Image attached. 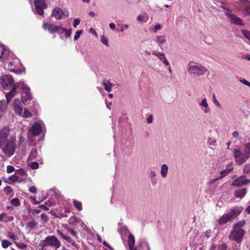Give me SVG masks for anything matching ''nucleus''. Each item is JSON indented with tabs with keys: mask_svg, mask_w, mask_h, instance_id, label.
Segmentation results:
<instances>
[{
	"mask_svg": "<svg viewBox=\"0 0 250 250\" xmlns=\"http://www.w3.org/2000/svg\"><path fill=\"white\" fill-rule=\"evenodd\" d=\"M242 209V207H235L234 208L231 209L229 212L222 216L218 220V223L222 226L229 222L231 221L239 215Z\"/></svg>",
	"mask_w": 250,
	"mask_h": 250,
	"instance_id": "f257e3e1",
	"label": "nucleus"
},
{
	"mask_svg": "<svg viewBox=\"0 0 250 250\" xmlns=\"http://www.w3.org/2000/svg\"><path fill=\"white\" fill-rule=\"evenodd\" d=\"M208 69L201 64L195 63L194 64L189 65L188 71L192 76H201L204 75L208 71Z\"/></svg>",
	"mask_w": 250,
	"mask_h": 250,
	"instance_id": "f03ea898",
	"label": "nucleus"
},
{
	"mask_svg": "<svg viewBox=\"0 0 250 250\" xmlns=\"http://www.w3.org/2000/svg\"><path fill=\"white\" fill-rule=\"evenodd\" d=\"M245 234V231L243 229H233L230 232L229 238L239 243L242 241Z\"/></svg>",
	"mask_w": 250,
	"mask_h": 250,
	"instance_id": "7ed1b4c3",
	"label": "nucleus"
},
{
	"mask_svg": "<svg viewBox=\"0 0 250 250\" xmlns=\"http://www.w3.org/2000/svg\"><path fill=\"white\" fill-rule=\"evenodd\" d=\"M43 246H54L56 249H58L61 246V242L55 236H47L43 241Z\"/></svg>",
	"mask_w": 250,
	"mask_h": 250,
	"instance_id": "20e7f679",
	"label": "nucleus"
},
{
	"mask_svg": "<svg viewBox=\"0 0 250 250\" xmlns=\"http://www.w3.org/2000/svg\"><path fill=\"white\" fill-rule=\"evenodd\" d=\"M14 79L10 75H4L0 78V83L4 88H7L12 85L14 86Z\"/></svg>",
	"mask_w": 250,
	"mask_h": 250,
	"instance_id": "39448f33",
	"label": "nucleus"
},
{
	"mask_svg": "<svg viewBox=\"0 0 250 250\" xmlns=\"http://www.w3.org/2000/svg\"><path fill=\"white\" fill-rule=\"evenodd\" d=\"M9 134V131L6 128H4L0 131V147L4 146L9 142L8 137Z\"/></svg>",
	"mask_w": 250,
	"mask_h": 250,
	"instance_id": "423d86ee",
	"label": "nucleus"
},
{
	"mask_svg": "<svg viewBox=\"0 0 250 250\" xmlns=\"http://www.w3.org/2000/svg\"><path fill=\"white\" fill-rule=\"evenodd\" d=\"M234 157L236 163L239 165H242L250 158L244 152L237 149L234 151Z\"/></svg>",
	"mask_w": 250,
	"mask_h": 250,
	"instance_id": "0eeeda50",
	"label": "nucleus"
},
{
	"mask_svg": "<svg viewBox=\"0 0 250 250\" xmlns=\"http://www.w3.org/2000/svg\"><path fill=\"white\" fill-rule=\"evenodd\" d=\"M250 183V180L246 178V176L242 175L236 178L231 184V186L235 187H240L247 185Z\"/></svg>",
	"mask_w": 250,
	"mask_h": 250,
	"instance_id": "6e6552de",
	"label": "nucleus"
},
{
	"mask_svg": "<svg viewBox=\"0 0 250 250\" xmlns=\"http://www.w3.org/2000/svg\"><path fill=\"white\" fill-rule=\"evenodd\" d=\"M35 7L38 14L40 15L44 14V9L46 8L44 0H35Z\"/></svg>",
	"mask_w": 250,
	"mask_h": 250,
	"instance_id": "1a4fd4ad",
	"label": "nucleus"
},
{
	"mask_svg": "<svg viewBox=\"0 0 250 250\" xmlns=\"http://www.w3.org/2000/svg\"><path fill=\"white\" fill-rule=\"evenodd\" d=\"M43 27L45 30H48L51 34L56 33L62 29L60 26H56L53 24L49 23H44Z\"/></svg>",
	"mask_w": 250,
	"mask_h": 250,
	"instance_id": "9d476101",
	"label": "nucleus"
},
{
	"mask_svg": "<svg viewBox=\"0 0 250 250\" xmlns=\"http://www.w3.org/2000/svg\"><path fill=\"white\" fill-rule=\"evenodd\" d=\"M226 16L229 19L232 23L243 26L244 24L242 20L234 14L226 13Z\"/></svg>",
	"mask_w": 250,
	"mask_h": 250,
	"instance_id": "9b49d317",
	"label": "nucleus"
},
{
	"mask_svg": "<svg viewBox=\"0 0 250 250\" xmlns=\"http://www.w3.org/2000/svg\"><path fill=\"white\" fill-rule=\"evenodd\" d=\"M1 148L3 150L4 154L6 155L7 157H8L11 156L14 154L15 151L13 145L11 143H9L4 146H2Z\"/></svg>",
	"mask_w": 250,
	"mask_h": 250,
	"instance_id": "f8f14e48",
	"label": "nucleus"
},
{
	"mask_svg": "<svg viewBox=\"0 0 250 250\" xmlns=\"http://www.w3.org/2000/svg\"><path fill=\"white\" fill-rule=\"evenodd\" d=\"M42 130L41 125L38 123H35L29 130V131L33 136H37L40 134Z\"/></svg>",
	"mask_w": 250,
	"mask_h": 250,
	"instance_id": "ddd939ff",
	"label": "nucleus"
},
{
	"mask_svg": "<svg viewBox=\"0 0 250 250\" xmlns=\"http://www.w3.org/2000/svg\"><path fill=\"white\" fill-rule=\"evenodd\" d=\"M51 16L57 20H60L62 18V10L58 7H55L52 10Z\"/></svg>",
	"mask_w": 250,
	"mask_h": 250,
	"instance_id": "4468645a",
	"label": "nucleus"
},
{
	"mask_svg": "<svg viewBox=\"0 0 250 250\" xmlns=\"http://www.w3.org/2000/svg\"><path fill=\"white\" fill-rule=\"evenodd\" d=\"M21 98L23 103H25L28 100H31L32 99L29 88L23 90L21 93Z\"/></svg>",
	"mask_w": 250,
	"mask_h": 250,
	"instance_id": "2eb2a0df",
	"label": "nucleus"
},
{
	"mask_svg": "<svg viewBox=\"0 0 250 250\" xmlns=\"http://www.w3.org/2000/svg\"><path fill=\"white\" fill-rule=\"evenodd\" d=\"M20 101L19 99H15L13 103V108L15 112L19 116L22 115V108L19 105Z\"/></svg>",
	"mask_w": 250,
	"mask_h": 250,
	"instance_id": "dca6fc26",
	"label": "nucleus"
},
{
	"mask_svg": "<svg viewBox=\"0 0 250 250\" xmlns=\"http://www.w3.org/2000/svg\"><path fill=\"white\" fill-rule=\"evenodd\" d=\"M247 189L246 188H243L235 191L234 195L239 198H243L247 193Z\"/></svg>",
	"mask_w": 250,
	"mask_h": 250,
	"instance_id": "f3484780",
	"label": "nucleus"
},
{
	"mask_svg": "<svg viewBox=\"0 0 250 250\" xmlns=\"http://www.w3.org/2000/svg\"><path fill=\"white\" fill-rule=\"evenodd\" d=\"M16 90V87L15 86H13L11 91L6 94V97L7 103H9L11 99L15 95Z\"/></svg>",
	"mask_w": 250,
	"mask_h": 250,
	"instance_id": "a211bd4d",
	"label": "nucleus"
},
{
	"mask_svg": "<svg viewBox=\"0 0 250 250\" xmlns=\"http://www.w3.org/2000/svg\"><path fill=\"white\" fill-rule=\"evenodd\" d=\"M168 169V166L166 164H163L161 166V174L163 178H166L167 176Z\"/></svg>",
	"mask_w": 250,
	"mask_h": 250,
	"instance_id": "6ab92c4d",
	"label": "nucleus"
},
{
	"mask_svg": "<svg viewBox=\"0 0 250 250\" xmlns=\"http://www.w3.org/2000/svg\"><path fill=\"white\" fill-rule=\"evenodd\" d=\"M14 86H15L16 88H19L23 90L29 88L27 85L25 84L23 82L20 81L17 83H14Z\"/></svg>",
	"mask_w": 250,
	"mask_h": 250,
	"instance_id": "aec40b11",
	"label": "nucleus"
},
{
	"mask_svg": "<svg viewBox=\"0 0 250 250\" xmlns=\"http://www.w3.org/2000/svg\"><path fill=\"white\" fill-rule=\"evenodd\" d=\"M103 85L104 86V88L106 91L109 92L111 91L113 84L111 83L109 81H108L107 82L105 81L103 82Z\"/></svg>",
	"mask_w": 250,
	"mask_h": 250,
	"instance_id": "412c9836",
	"label": "nucleus"
},
{
	"mask_svg": "<svg viewBox=\"0 0 250 250\" xmlns=\"http://www.w3.org/2000/svg\"><path fill=\"white\" fill-rule=\"evenodd\" d=\"M7 51L3 45H0V59H4L6 57Z\"/></svg>",
	"mask_w": 250,
	"mask_h": 250,
	"instance_id": "4be33fe9",
	"label": "nucleus"
},
{
	"mask_svg": "<svg viewBox=\"0 0 250 250\" xmlns=\"http://www.w3.org/2000/svg\"><path fill=\"white\" fill-rule=\"evenodd\" d=\"M156 42L159 45L164 44L166 42V40L164 36H158L156 38Z\"/></svg>",
	"mask_w": 250,
	"mask_h": 250,
	"instance_id": "5701e85b",
	"label": "nucleus"
},
{
	"mask_svg": "<svg viewBox=\"0 0 250 250\" xmlns=\"http://www.w3.org/2000/svg\"><path fill=\"white\" fill-rule=\"evenodd\" d=\"M128 243V247L134 246L135 244V238L132 234H129L127 240Z\"/></svg>",
	"mask_w": 250,
	"mask_h": 250,
	"instance_id": "b1692460",
	"label": "nucleus"
},
{
	"mask_svg": "<svg viewBox=\"0 0 250 250\" xmlns=\"http://www.w3.org/2000/svg\"><path fill=\"white\" fill-rule=\"evenodd\" d=\"M245 224V221L244 220H241L235 224L233 228V229H241V228L244 226Z\"/></svg>",
	"mask_w": 250,
	"mask_h": 250,
	"instance_id": "393cba45",
	"label": "nucleus"
},
{
	"mask_svg": "<svg viewBox=\"0 0 250 250\" xmlns=\"http://www.w3.org/2000/svg\"><path fill=\"white\" fill-rule=\"evenodd\" d=\"M152 54L159 57V59L162 62L164 61V58H166L165 55L163 52H157L154 50L152 51Z\"/></svg>",
	"mask_w": 250,
	"mask_h": 250,
	"instance_id": "a878e982",
	"label": "nucleus"
},
{
	"mask_svg": "<svg viewBox=\"0 0 250 250\" xmlns=\"http://www.w3.org/2000/svg\"><path fill=\"white\" fill-rule=\"evenodd\" d=\"M80 221V220L79 218L75 217L74 216L69 218L68 220L69 224L71 225H75L77 223H78Z\"/></svg>",
	"mask_w": 250,
	"mask_h": 250,
	"instance_id": "bb28decb",
	"label": "nucleus"
},
{
	"mask_svg": "<svg viewBox=\"0 0 250 250\" xmlns=\"http://www.w3.org/2000/svg\"><path fill=\"white\" fill-rule=\"evenodd\" d=\"M38 156L37 150L36 148H32L29 155V158L31 160L35 159Z\"/></svg>",
	"mask_w": 250,
	"mask_h": 250,
	"instance_id": "cd10ccee",
	"label": "nucleus"
},
{
	"mask_svg": "<svg viewBox=\"0 0 250 250\" xmlns=\"http://www.w3.org/2000/svg\"><path fill=\"white\" fill-rule=\"evenodd\" d=\"M139 248L143 250H149L148 244L146 242H141L140 243Z\"/></svg>",
	"mask_w": 250,
	"mask_h": 250,
	"instance_id": "c85d7f7f",
	"label": "nucleus"
},
{
	"mask_svg": "<svg viewBox=\"0 0 250 250\" xmlns=\"http://www.w3.org/2000/svg\"><path fill=\"white\" fill-rule=\"evenodd\" d=\"M8 103H6L4 101H0V110L4 112L6 110L7 108V105Z\"/></svg>",
	"mask_w": 250,
	"mask_h": 250,
	"instance_id": "c756f323",
	"label": "nucleus"
},
{
	"mask_svg": "<svg viewBox=\"0 0 250 250\" xmlns=\"http://www.w3.org/2000/svg\"><path fill=\"white\" fill-rule=\"evenodd\" d=\"M246 155H247L249 157H250V143L246 144L245 145L244 152Z\"/></svg>",
	"mask_w": 250,
	"mask_h": 250,
	"instance_id": "7c9ffc66",
	"label": "nucleus"
},
{
	"mask_svg": "<svg viewBox=\"0 0 250 250\" xmlns=\"http://www.w3.org/2000/svg\"><path fill=\"white\" fill-rule=\"evenodd\" d=\"M63 227L68 230V232L70 233L71 234H72L73 236H74L75 237H77V234L76 232L73 229H70L68 227L67 224H63Z\"/></svg>",
	"mask_w": 250,
	"mask_h": 250,
	"instance_id": "2f4dec72",
	"label": "nucleus"
},
{
	"mask_svg": "<svg viewBox=\"0 0 250 250\" xmlns=\"http://www.w3.org/2000/svg\"><path fill=\"white\" fill-rule=\"evenodd\" d=\"M156 175V172L154 171H151L150 172V174H149L150 178L151 179L152 183L154 185L156 184V182H157V181L155 179Z\"/></svg>",
	"mask_w": 250,
	"mask_h": 250,
	"instance_id": "473e14b6",
	"label": "nucleus"
},
{
	"mask_svg": "<svg viewBox=\"0 0 250 250\" xmlns=\"http://www.w3.org/2000/svg\"><path fill=\"white\" fill-rule=\"evenodd\" d=\"M229 170V169H228L227 168H226L225 170L222 171L220 172V176L218 179H222L225 176H227L230 172Z\"/></svg>",
	"mask_w": 250,
	"mask_h": 250,
	"instance_id": "72a5a7b5",
	"label": "nucleus"
},
{
	"mask_svg": "<svg viewBox=\"0 0 250 250\" xmlns=\"http://www.w3.org/2000/svg\"><path fill=\"white\" fill-rule=\"evenodd\" d=\"M74 205L75 207V208L78 210H82V203L80 202L77 201L76 200H74L73 201Z\"/></svg>",
	"mask_w": 250,
	"mask_h": 250,
	"instance_id": "f704fd0d",
	"label": "nucleus"
},
{
	"mask_svg": "<svg viewBox=\"0 0 250 250\" xmlns=\"http://www.w3.org/2000/svg\"><path fill=\"white\" fill-rule=\"evenodd\" d=\"M11 203L12 205L18 207L21 205L20 200L18 198H15L11 200Z\"/></svg>",
	"mask_w": 250,
	"mask_h": 250,
	"instance_id": "c9c22d12",
	"label": "nucleus"
},
{
	"mask_svg": "<svg viewBox=\"0 0 250 250\" xmlns=\"http://www.w3.org/2000/svg\"><path fill=\"white\" fill-rule=\"evenodd\" d=\"M29 167L33 169H36L38 168L39 164L37 162H32L29 164Z\"/></svg>",
	"mask_w": 250,
	"mask_h": 250,
	"instance_id": "e433bc0d",
	"label": "nucleus"
},
{
	"mask_svg": "<svg viewBox=\"0 0 250 250\" xmlns=\"http://www.w3.org/2000/svg\"><path fill=\"white\" fill-rule=\"evenodd\" d=\"M11 245V243H10L7 240H4L2 241L1 245H2V247L4 249L7 248L8 247H9Z\"/></svg>",
	"mask_w": 250,
	"mask_h": 250,
	"instance_id": "4c0bfd02",
	"label": "nucleus"
},
{
	"mask_svg": "<svg viewBox=\"0 0 250 250\" xmlns=\"http://www.w3.org/2000/svg\"><path fill=\"white\" fill-rule=\"evenodd\" d=\"M21 116L24 118H29L31 117V113L26 109H25L23 112H22V115H21Z\"/></svg>",
	"mask_w": 250,
	"mask_h": 250,
	"instance_id": "58836bf2",
	"label": "nucleus"
},
{
	"mask_svg": "<svg viewBox=\"0 0 250 250\" xmlns=\"http://www.w3.org/2000/svg\"><path fill=\"white\" fill-rule=\"evenodd\" d=\"M243 172L245 174H249L250 173V163L245 165L243 168Z\"/></svg>",
	"mask_w": 250,
	"mask_h": 250,
	"instance_id": "ea45409f",
	"label": "nucleus"
},
{
	"mask_svg": "<svg viewBox=\"0 0 250 250\" xmlns=\"http://www.w3.org/2000/svg\"><path fill=\"white\" fill-rule=\"evenodd\" d=\"M101 42L105 46H109L107 39L105 38L104 35L101 36Z\"/></svg>",
	"mask_w": 250,
	"mask_h": 250,
	"instance_id": "a19ab883",
	"label": "nucleus"
},
{
	"mask_svg": "<svg viewBox=\"0 0 250 250\" xmlns=\"http://www.w3.org/2000/svg\"><path fill=\"white\" fill-rule=\"evenodd\" d=\"M9 180L13 182H15L18 181L19 177L16 175H12L9 177Z\"/></svg>",
	"mask_w": 250,
	"mask_h": 250,
	"instance_id": "79ce46f5",
	"label": "nucleus"
},
{
	"mask_svg": "<svg viewBox=\"0 0 250 250\" xmlns=\"http://www.w3.org/2000/svg\"><path fill=\"white\" fill-rule=\"evenodd\" d=\"M71 29L66 30L63 28V33L65 32V36L66 38H70L71 35Z\"/></svg>",
	"mask_w": 250,
	"mask_h": 250,
	"instance_id": "37998d69",
	"label": "nucleus"
},
{
	"mask_svg": "<svg viewBox=\"0 0 250 250\" xmlns=\"http://www.w3.org/2000/svg\"><path fill=\"white\" fill-rule=\"evenodd\" d=\"M199 105L203 106L205 108H207L208 107V104L207 103L206 99H203L202 100L201 102L199 104Z\"/></svg>",
	"mask_w": 250,
	"mask_h": 250,
	"instance_id": "c03bdc74",
	"label": "nucleus"
},
{
	"mask_svg": "<svg viewBox=\"0 0 250 250\" xmlns=\"http://www.w3.org/2000/svg\"><path fill=\"white\" fill-rule=\"evenodd\" d=\"M4 191L6 194H8L13 191V189L10 186H7L4 188Z\"/></svg>",
	"mask_w": 250,
	"mask_h": 250,
	"instance_id": "a18cd8bd",
	"label": "nucleus"
},
{
	"mask_svg": "<svg viewBox=\"0 0 250 250\" xmlns=\"http://www.w3.org/2000/svg\"><path fill=\"white\" fill-rule=\"evenodd\" d=\"M14 170L15 167L13 166L9 165L7 167L6 171L7 173H11L13 172Z\"/></svg>",
	"mask_w": 250,
	"mask_h": 250,
	"instance_id": "49530a36",
	"label": "nucleus"
},
{
	"mask_svg": "<svg viewBox=\"0 0 250 250\" xmlns=\"http://www.w3.org/2000/svg\"><path fill=\"white\" fill-rule=\"evenodd\" d=\"M82 33V30L77 31L74 36V41H77L80 37L81 34Z\"/></svg>",
	"mask_w": 250,
	"mask_h": 250,
	"instance_id": "de8ad7c7",
	"label": "nucleus"
},
{
	"mask_svg": "<svg viewBox=\"0 0 250 250\" xmlns=\"http://www.w3.org/2000/svg\"><path fill=\"white\" fill-rule=\"evenodd\" d=\"M41 217L42 220V221H43L44 222H46L48 220V218L47 215L44 213H42L41 214Z\"/></svg>",
	"mask_w": 250,
	"mask_h": 250,
	"instance_id": "09e8293b",
	"label": "nucleus"
},
{
	"mask_svg": "<svg viewBox=\"0 0 250 250\" xmlns=\"http://www.w3.org/2000/svg\"><path fill=\"white\" fill-rule=\"evenodd\" d=\"M212 233V231L211 229H208L205 232V236H206L207 238H209Z\"/></svg>",
	"mask_w": 250,
	"mask_h": 250,
	"instance_id": "8fccbe9b",
	"label": "nucleus"
},
{
	"mask_svg": "<svg viewBox=\"0 0 250 250\" xmlns=\"http://www.w3.org/2000/svg\"><path fill=\"white\" fill-rule=\"evenodd\" d=\"M226 249L227 246L224 243L219 245L218 248V250H226Z\"/></svg>",
	"mask_w": 250,
	"mask_h": 250,
	"instance_id": "3c124183",
	"label": "nucleus"
},
{
	"mask_svg": "<svg viewBox=\"0 0 250 250\" xmlns=\"http://www.w3.org/2000/svg\"><path fill=\"white\" fill-rule=\"evenodd\" d=\"M16 172L18 174L21 175V176H23L25 174V172L24 170L22 168L17 169L16 170Z\"/></svg>",
	"mask_w": 250,
	"mask_h": 250,
	"instance_id": "603ef678",
	"label": "nucleus"
},
{
	"mask_svg": "<svg viewBox=\"0 0 250 250\" xmlns=\"http://www.w3.org/2000/svg\"><path fill=\"white\" fill-rule=\"evenodd\" d=\"M213 102L214 104L218 107H220L221 105L219 104V103L218 102V101L216 100L215 96L214 95H213Z\"/></svg>",
	"mask_w": 250,
	"mask_h": 250,
	"instance_id": "864d4df0",
	"label": "nucleus"
},
{
	"mask_svg": "<svg viewBox=\"0 0 250 250\" xmlns=\"http://www.w3.org/2000/svg\"><path fill=\"white\" fill-rule=\"evenodd\" d=\"M243 33L244 36L247 39H249L250 37V32L247 30H243Z\"/></svg>",
	"mask_w": 250,
	"mask_h": 250,
	"instance_id": "5fc2aeb1",
	"label": "nucleus"
},
{
	"mask_svg": "<svg viewBox=\"0 0 250 250\" xmlns=\"http://www.w3.org/2000/svg\"><path fill=\"white\" fill-rule=\"evenodd\" d=\"M80 20L79 18L75 19L73 22V26L76 27L80 24Z\"/></svg>",
	"mask_w": 250,
	"mask_h": 250,
	"instance_id": "6e6d98bb",
	"label": "nucleus"
},
{
	"mask_svg": "<svg viewBox=\"0 0 250 250\" xmlns=\"http://www.w3.org/2000/svg\"><path fill=\"white\" fill-rule=\"evenodd\" d=\"M17 245L21 249H25L27 247L26 245L25 244L22 243L17 244Z\"/></svg>",
	"mask_w": 250,
	"mask_h": 250,
	"instance_id": "4d7b16f0",
	"label": "nucleus"
},
{
	"mask_svg": "<svg viewBox=\"0 0 250 250\" xmlns=\"http://www.w3.org/2000/svg\"><path fill=\"white\" fill-rule=\"evenodd\" d=\"M240 82L242 83H243V84H244L245 85H246L249 87H250V82H249V81H247L245 79H242V80H240Z\"/></svg>",
	"mask_w": 250,
	"mask_h": 250,
	"instance_id": "13d9d810",
	"label": "nucleus"
},
{
	"mask_svg": "<svg viewBox=\"0 0 250 250\" xmlns=\"http://www.w3.org/2000/svg\"><path fill=\"white\" fill-rule=\"evenodd\" d=\"M29 191L33 193H36L37 192L36 188L35 186H31L29 188Z\"/></svg>",
	"mask_w": 250,
	"mask_h": 250,
	"instance_id": "bf43d9fd",
	"label": "nucleus"
},
{
	"mask_svg": "<svg viewBox=\"0 0 250 250\" xmlns=\"http://www.w3.org/2000/svg\"><path fill=\"white\" fill-rule=\"evenodd\" d=\"M37 223L34 221H31L28 223V226L31 228H33L35 226L37 225Z\"/></svg>",
	"mask_w": 250,
	"mask_h": 250,
	"instance_id": "052dcab7",
	"label": "nucleus"
},
{
	"mask_svg": "<svg viewBox=\"0 0 250 250\" xmlns=\"http://www.w3.org/2000/svg\"><path fill=\"white\" fill-rule=\"evenodd\" d=\"M146 121H147V123L148 124H151V123H152V121H153V116H152V115H150L148 117V118H147V119Z\"/></svg>",
	"mask_w": 250,
	"mask_h": 250,
	"instance_id": "680f3d73",
	"label": "nucleus"
},
{
	"mask_svg": "<svg viewBox=\"0 0 250 250\" xmlns=\"http://www.w3.org/2000/svg\"><path fill=\"white\" fill-rule=\"evenodd\" d=\"M161 28V26L160 24H157L156 25H155V26L154 27V32H157V30L160 29Z\"/></svg>",
	"mask_w": 250,
	"mask_h": 250,
	"instance_id": "e2e57ef3",
	"label": "nucleus"
},
{
	"mask_svg": "<svg viewBox=\"0 0 250 250\" xmlns=\"http://www.w3.org/2000/svg\"><path fill=\"white\" fill-rule=\"evenodd\" d=\"M239 133L237 131H234L232 133V136L234 138H237L239 137Z\"/></svg>",
	"mask_w": 250,
	"mask_h": 250,
	"instance_id": "0e129e2a",
	"label": "nucleus"
},
{
	"mask_svg": "<svg viewBox=\"0 0 250 250\" xmlns=\"http://www.w3.org/2000/svg\"><path fill=\"white\" fill-rule=\"evenodd\" d=\"M227 168L228 169H229V171L230 172L233 169V167H232V164H229L227 166Z\"/></svg>",
	"mask_w": 250,
	"mask_h": 250,
	"instance_id": "69168bd1",
	"label": "nucleus"
},
{
	"mask_svg": "<svg viewBox=\"0 0 250 250\" xmlns=\"http://www.w3.org/2000/svg\"><path fill=\"white\" fill-rule=\"evenodd\" d=\"M8 236H9L10 238L12 239H13V240H16V237H15V235H14L13 233H11V232H9V233H8Z\"/></svg>",
	"mask_w": 250,
	"mask_h": 250,
	"instance_id": "338daca9",
	"label": "nucleus"
},
{
	"mask_svg": "<svg viewBox=\"0 0 250 250\" xmlns=\"http://www.w3.org/2000/svg\"><path fill=\"white\" fill-rule=\"evenodd\" d=\"M10 71L11 72H13L15 73H17V74H21L22 73V71L21 70H14V69H10Z\"/></svg>",
	"mask_w": 250,
	"mask_h": 250,
	"instance_id": "774afa93",
	"label": "nucleus"
}]
</instances>
